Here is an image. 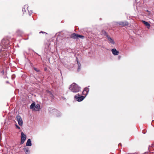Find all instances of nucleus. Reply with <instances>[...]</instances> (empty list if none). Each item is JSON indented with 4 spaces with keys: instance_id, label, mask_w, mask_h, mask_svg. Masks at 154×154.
<instances>
[{
    "instance_id": "1",
    "label": "nucleus",
    "mask_w": 154,
    "mask_h": 154,
    "mask_svg": "<svg viewBox=\"0 0 154 154\" xmlns=\"http://www.w3.org/2000/svg\"><path fill=\"white\" fill-rule=\"evenodd\" d=\"M69 89L72 92L76 93L77 92V85L75 83H73L69 87Z\"/></svg>"
},
{
    "instance_id": "2",
    "label": "nucleus",
    "mask_w": 154,
    "mask_h": 154,
    "mask_svg": "<svg viewBox=\"0 0 154 154\" xmlns=\"http://www.w3.org/2000/svg\"><path fill=\"white\" fill-rule=\"evenodd\" d=\"M26 136L23 132L21 133V141L20 143L21 144H23L25 140H26Z\"/></svg>"
},
{
    "instance_id": "3",
    "label": "nucleus",
    "mask_w": 154,
    "mask_h": 154,
    "mask_svg": "<svg viewBox=\"0 0 154 154\" xmlns=\"http://www.w3.org/2000/svg\"><path fill=\"white\" fill-rule=\"evenodd\" d=\"M16 118L19 125L22 126L23 124V122L20 116H17Z\"/></svg>"
},
{
    "instance_id": "4",
    "label": "nucleus",
    "mask_w": 154,
    "mask_h": 154,
    "mask_svg": "<svg viewBox=\"0 0 154 154\" xmlns=\"http://www.w3.org/2000/svg\"><path fill=\"white\" fill-rule=\"evenodd\" d=\"M117 23L119 25L122 26H127L129 24L128 22L126 21H120Z\"/></svg>"
},
{
    "instance_id": "5",
    "label": "nucleus",
    "mask_w": 154,
    "mask_h": 154,
    "mask_svg": "<svg viewBox=\"0 0 154 154\" xmlns=\"http://www.w3.org/2000/svg\"><path fill=\"white\" fill-rule=\"evenodd\" d=\"M89 91V88H85L84 90L82 92V94L85 96L88 94Z\"/></svg>"
},
{
    "instance_id": "6",
    "label": "nucleus",
    "mask_w": 154,
    "mask_h": 154,
    "mask_svg": "<svg viewBox=\"0 0 154 154\" xmlns=\"http://www.w3.org/2000/svg\"><path fill=\"white\" fill-rule=\"evenodd\" d=\"M85 96H80L79 94H78V101L80 102L82 101L85 98Z\"/></svg>"
},
{
    "instance_id": "7",
    "label": "nucleus",
    "mask_w": 154,
    "mask_h": 154,
    "mask_svg": "<svg viewBox=\"0 0 154 154\" xmlns=\"http://www.w3.org/2000/svg\"><path fill=\"white\" fill-rule=\"evenodd\" d=\"M111 51L113 54L115 55H118L119 53V51H117L115 48L112 49Z\"/></svg>"
},
{
    "instance_id": "8",
    "label": "nucleus",
    "mask_w": 154,
    "mask_h": 154,
    "mask_svg": "<svg viewBox=\"0 0 154 154\" xmlns=\"http://www.w3.org/2000/svg\"><path fill=\"white\" fill-rule=\"evenodd\" d=\"M142 22L148 29H149L150 28V25L149 23L144 20H142Z\"/></svg>"
},
{
    "instance_id": "9",
    "label": "nucleus",
    "mask_w": 154,
    "mask_h": 154,
    "mask_svg": "<svg viewBox=\"0 0 154 154\" xmlns=\"http://www.w3.org/2000/svg\"><path fill=\"white\" fill-rule=\"evenodd\" d=\"M40 109V105L39 104H37L35 105L34 110L36 111H38Z\"/></svg>"
},
{
    "instance_id": "10",
    "label": "nucleus",
    "mask_w": 154,
    "mask_h": 154,
    "mask_svg": "<svg viewBox=\"0 0 154 154\" xmlns=\"http://www.w3.org/2000/svg\"><path fill=\"white\" fill-rule=\"evenodd\" d=\"M107 37L109 42L112 44H115L114 40L112 38H110L109 35L107 36Z\"/></svg>"
},
{
    "instance_id": "11",
    "label": "nucleus",
    "mask_w": 154,
    "mask_h": 154,
    "mask_svg": "<svg viewBox=\"0 0 154 154\" xmlns=\"http://www.w3.org/2000/svg\"><path fill=\"white\" fill-rule=\"evenodd\" d=\"M32 143L31 139H29L27 140V142L26 143V145L27 146H32Z\"/></svg>"
},
{
    "instance_id": "12",
    "label": "nucleus",
    "mask_w": 154,
    "mask_h": 154,
    "mask_svg": "<svg viewBox=\"0 0 154 154\" xmlns=\"http://www.w3.org/2000/svg\"><path fill=\"white\" fill-rule=\"evenodd\" d=\"M23 150L25 152L26 154H29L30 152L28 148H24Z\"/></svg>"
},
{
    "instance_id": "13",
    "label": "nucleus",
    "mask_w": 154,
    "mask_h": 154,
    "mask_svg": "<svg viewBox=\"0 0 154 154\" xmlns=\"http://www.w3.org/2000/svg\"><path fill=\"white\" fill-rule=\"evenodd\" d=\"M35 105V102L32 103L30 105V108L31 109L34 110Z\"/></svg>"
},
{
    "instance_id": "14",
    "label": "nucleus",
    "mask_w": 154,
    "mask_h": 154,
    "mask_svg": "<svg viewBox=\"0 0 154 154\" xmlns=\"http://www.w3.org/2000/svg\"><path fill=\"white\" fill-rule=\"evenodd\" d=\"M71 38H77V35L74 33L72 34L70 36Z\"/></svg>"
},
{
    "instance_id": "15",
    "label": "nucleus",
    "mask_w": 154,
    "mask_h": 154,
    "mask_svg": "<svg viewBox=\"0 0 154 154\" xmlns=\"http://www.w3.org/2000/svg\"><path fill=\"white\" fill-rule=\"evenodd\" d=\"M101 34H103L105 36H106L107 37V36H108V35L107 34L106 32L104 30H102L101 31Z\"/></svg>"
},
{
    "instance_id": "16",
    "label": "nucleus",
    "mask_w": 154,
    "mask_h": 154,
    "mask_svg": "<svg viewBox=\"0 0 154 154\" xmlns=\"http://www.w3.org/2000/svg\"><path fill=\"white\" fill-rule=\"evenodd\" d=\"M47 93L48 94L50 95L51 97H53V95L52 94L51 92V91H47Z\"/></svg>"
},
{
    "instance_id": "17",
    "label": "nucleus",
    "mask_w": 154,
    "mask_h": 154,
    "mask_svg": "<svg viewBox=\"0 0 154 154\" xmlns=\"http://www.w3.org/2000/svg\"><path fill=\"white\" fill-rule=\"evenodd\" d=\"M78 71H79V69H80V66H81V64L80 63H79L78 62Z\"/></svg>"
},
{
    "instance_id": "18",
    "label": "nucleus",
    "mask_w": 154,
    "mask_h": 154,
    "mask_svg": "<svg viewBox=\"0 0 154 154\" xmlns=\"http://www.w3.org/2000/svg\"><path fill=\"white\" fill-rule=\"evenodd\" d=\"M84 36H83V35H78V37L79 38H84Z\"/></svg>"
},
{
    "instance_id": "19",
    "label": "nucleus",
    "mask_w": 154,
    "mask_h": 154,
    "mask_svg": "<svg viewBox=\"0 0 154 154\" xmlns=\"http://www.w3.org/2000/svg\"><path fill=\"white\" fill-rule=\"evenodd\" d=\"M22 11L24 12H26V11L25 8H23Z\"/></svg>"
},
{
    "instance_id": "20",
    "label": "nucleus",
    "mask_w": 154,
    "mask_h": 154,
    "mask_svg": "<svg viewBox=\"0 0 154 154\" xmlns=\"http://www.w3.org/2000/svg\"><path fill=\"white\" fill-rule=\"evenodd\" d=\"M34 69L37 72H38L39 71V70H37V69L36 68H34Z\"/></svg>"
},
{
    "instance_id": "21",
    "label": "nucleus",
    "mask_w": 154,
    "mask_h": 154,
    "mask_svg": "<svg viewBox=\"0 0 154 154\" xmlns=\"http://www.w3.org/2000/svg\"><path fill=\"white\" fill-rule=\"evenodd\" d=\"M74 98L75 99L77 100V95H75L74 97Z\"/></svg>"
},
{
    "instance_id": "22",
    "label": "nucleus",
    "mask_w": 154,
    "mask_h": 154,
    "mask_svg": "<svg viewBox=\"0 0 154 154\" xmlns=\"http://www.w3.org/2000/svg\"><path fill=\"white\" fill-rule=\"evenodd\" d=\"M16 127L17 128L19 129H20V127L18 125H16Z\"/></svg>"
},
{
    "instance_id": "23",
    "label": "nucleus",
    "mask_w": 154,
    "mask_h": 154,
    "mask_svg": "<svg viewBox=\"0 0 154 154\" xmlns=\"http://www.w3.org/2000/svg\"><path fill=\"white\" fill-rule=\"evenodd\" d=\"M151 147H152V148L154 147V143H153L151 145Z\"/></svg>"
},
{
    "instance_id": "24",
    "label": "nucleus",
    "mask_w": 154,
    "mask_h": 154,
    "mask_svg": "<svg viewBox=\"0 0 154 154\" xmlns=\"http://www.w3.org/2000/svg\"><path fill=\"white\" fill-rule=\"evenodd\" d=\"M45 33L46 34H47V33L45 32H43L42 31H41V32H39L40 33Z\"/></svg>"
},
{
    "instance_id": "25",
    "label": "nucleus",
    "mask_w": 154,
    "mask_h": 154,
    "mask_svg": "<svg viewBox=\"0 0 154 154\" xmlns=\"http://www.w3.org/2000/svg\"><path fill=\"white\" fill-rule=\"evenodd\" d=\"M4 40H4V39H3V40H2V43H3V42L4 41Z\"/></svg>"
},
{
    "instance_id": "26",
    "label": "nucleus",
    "mask_w": 154,
    "mask_h": 154,
    "mask_svg": "<svg viewBox=\"0 0 154 154\" xmlns=\"http://www.w3.org/2000/svg\"><path fill=\"white\" fill-rule=\"evenodd\" d=\"M119 145H120L121 146H122V144L121 143H120L119 144Z\"/></svg>"
},
{
    "instance_id": "27",
    "label": "nucleus",
    "mask_w": 154,
    "mask_h": 154,
    "mask_svg": "<svg viewBox=\"0 0 154 154\" xmlns=\"http://www.w3.org/2000/svg\"><path fill=\"white\" fill-rule=\"evenodd\" d=\"M28 39V38H26V40Z\"/></svg>"
},
{
    "instance_id": "28",
    "label": "nucleus",
    "mask_w": 154,
    "mask_h": 154,
    "mask_svg": "<svg viewBox=\"0 0 154 154\" xmlns=\"http://www.w3.org/2000/svg\"><path fill=\"white\" fill-rule=\"evenodd\" d=\"M76 60H77V57H76Z\"/></svg>"
},
{
    "instance_id": "29",
    "label": "nucleus",
    "mask_w": 154,
    "mask_h": 154,
    "mask_svg": "<svg viewBox=\"0 0 154 154\" xmlns=\"http://www.w3.org/2000/svg\"><path fill=\"white\" fill-rule=\"evenodd\" d=\"M7 83H8V82L7 81Z\"/></svg>"
},
{
    "instance_id": "30",
    "label": "nucleus",
    "mask_w": 154,
    "mask_h": 154,
    "mask_svg": "<svg viewBox=\"0 0 154 154\" xmlns=\"http://www.w3.org/2000/svg\"><path fill=\"white\" fill-rule=\"evenodd\" d=\"M25 7H27V6H26V5H25Z\"/></svg>"
},
{
    "instance_id": "31",
    "label": "nucleus",
    "mask_w": 154,
    "mask_h": 154,
    "mask_svg": "<svg viewBox=\"0 0 154 154\" xmlns=\"http://www.w3.org/2000/svg\"><path fill=\"white\" fill-rule=\"evenodd\" d=\"M19 31H20L19 30V31H17V32H19Z\"/></svg>"
}]
</instances>
